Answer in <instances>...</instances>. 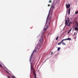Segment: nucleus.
I'll use <instances>...</instances> for the list:
<instances>
[{
    "label": "nucleus",
    "instance_id": "f257e3e1",
    "mask_svg": "<svg viewBox=\"0 0 78 78\" xmlns=\"http://www.w3.org/2000/svg\"><path fill=\"white\" fill-rule=\"evenodd\" d=\"M72 23V22H70L69 20V18L68 17L67 20H66L65 21V27H70L71 25V24Z\"/></svg>",
    "mask_w": 78,
    "mask_h": 78
},
{
    "label": "nucleus",
    "instance_id": "f03ea898",
    "mask_svg": "<svg viewBox=\"0 0 78 78\" xmlns=\"http://www.w3.org/2000/svg\"><path fill=\"white\" fill-rule=\"evenodd\" d=\"M55 5H54V4H53L51 6L50 10L49 12V14H50V13H51V15L52 14L53 10V9L54 8H55Z\"/></svg>",
    "mask_w": 78,
    "mask_h": 78
},
{
    "label": "nucleus",
    "instance_id": "7ed1b4c3",
    "mask_svg": "<svg viewBox=\"0 0 78 78\" xmlns=\"http://www.w3.org/2000/svg\"><path fill=\"white\" fill-rule=\"evenodd\" d=\"M31 69L32 70H33L34 72L33 73L34 75V78H37L36 77V73H35V72H34V68H33V67H31Z\"/></svg>",
    "mask_w": 78,
    "mask_h": 78
},
{
    "label": "nucleus",
    "instance_id": "20e7f679",
    "mask_svg": "<svg viewBox=\"0 0 78 78\" xmlns=\"http://www.w3.org/2000/svg\"><path fill=\"white\" fill-rule=\"evenodd\" d=\"M76 27L74 29L76 31H78V23H76Z\"/></svg>",
    "mask_w": 78,
    "mask_h": 78
},
{
    "label": "nucleus",
    "instance_id": "39448f33",
    "mask_svg": "<svg viewBox=\"0 0 78 78\" xmlns=\"http://www.w3.org/2000/svg\"><path fill=\"white\" fill-rule=\"evenodd\" d=\"M42 40L41 39H40L39 40V41L40 42V43L38 44V47H40L41 46V42H42Z\"/></svg>",
    "mask_w": 78,
    "mask_h": 78
},
{
    "label": "nucleus",
    "instance_id": "423d86ee",
    "mask_svg": "<svg viewBox=\"0 0 78 78\" xmlns=\"http://www.w3.org/2000/svg\"><path fill=\"white\" fill-rule=\"evenodd\" d=\"M66 6L67 9H68V8L70 7V4H69V5H68L67 4H66Z\"/></svg>",
    "mask_w": 78,
    "mask_h": 78
},
{
    "label": "nucleus",
    "instance_id": "0eeeda50",
    "mask_svg": "<svg viewBox=\"0 0 78 78\" xmlns=\"http://www.w3.org/2000/svg\"><path fill=\"white\" fill-rule=\"evenodd\" d=\"M34 53H33L31 54V55L30 57V62H31V58H32V57L33 56V55Z\"/></svg>",
    "mask_w": 78,
    "mask_h": 78
},
{
    "label": "nucleus",
    "instance_id": "6e6552de",
    "mask_svg": "<svg viewBox=\"0 0 78 78\" xmlns=\"http://www.w3.org/2000/svg\"><path fill=\"white\" fill-rule=\"evenodd\" d=\"M63 41H70V40H71V38H66V39H63Z\"/></svg>",
    "mask_w": 78,
    "mask_h": 78
},
{
    "label": "nucleus",
    "instance_id": "1a4fd4ad",
    "mask_svg": "<svg viewBox=\"0 0 78 78\" xmlns=\"http://www.w3.org/2000/svg\"><path fill=\"white\" fill-rule=\"evenodd\" d=\"M51 19V16H50L49 17V20L48 21V24H49V25H50V19Z\"/></svg>",
    "mask_w": 78,
    "mask_h": 78
},
{
    "label": "nucleus",
    "instance_id": "9d476101",
    "mask_svg": "<svg viewBox=\"0 0 78 78\" xmlns=\"http://www.w3.org/2000/svg\"><path fill=\"white\" fill-rule=\"evenodd\" d=\"M64 41V40L63 39L61 42H60V43H58V45H60L61 44V43H62V42H63Z\"/></svg>",
    "mask_w": 78,
    "mask_h": 78
},
{
    "label": "nucleus",
    "instance_id": "9b49d317",
    "mask_svg": "<svg viewBox=\"0 0 78 78\" xmlns=\"http://www.w3.org/2000/svg\"><path fill=\"white\" fill-rule=\"evenodd\" d=\"M70 8L69 9V10L68 11V15H70Z\"/></svg>",
    "mask_w": 78,
    "mask_h": 78
},
{
    "label": "nucleus",
    "instance_id": "f8f14e48",
    "mask_svg": "<svg viewBox=\"0 0 78 78\" xmlns=\"http://www.w3.org/2000/svg\"><path fill=\"white\" fill-rule=\"evenodd\" d=\"M48 16H49V15H48V17L47 18V20H46V24H47V21H48Z\"/></svg>",
    "mask_w": 78,
    "mask_h": 78
},
{
    "label": "nucleus",
    "instance_id": "ddd939ff",
    "mask_svg": "<svg viewBox=\"0 0 78 78\" xmlns=\"http://www.w3.org/2000/svg\"><path fill=\"white\" fill-rule=\"evenodd\" d=\"M60 49H61V48H60V47L58 48V49H57L58 51H59V50H60Z\"/></svg>",
    "mask_w": 78,
    "mask_h": 78
},
{
    "label": "nucleus",
    "instance_id": "4468645a",
    "mask_svg": "<svg viewBox=\"0 0 78 78\" xmlns=\"http://www.w3.org/2000/svg\"><path fill=\"white\" fill-rule=\"evenodd\" d=\"M62 45H65L66 43H65L63 42H62Z\"/></svg>",
    "mask_w": 78,
    "mask_h": 78
},
{
    "label": "nucleus",
    "instance_id": "2eb2a0df",
    "mask_svg": "<svg viewBox=\"0 0 78 78\" xmlns=\"http://www.w3.org/2000/svg\"><path fill=\"white\" fill-rule=\"evenodd\" d=\"M47 30V28H44L43 29V30H44V31H46V30Z\"/></svg>",
    "mask_w": 78,
    "mask_h": 78
},
{
    "label": "nucleus",
    "instance_id": "dca6fc26",
    "mask_svg": "<svg viewBox=\"0 0 78 78\" xmlns=\"http://www.w3.org/2000/svg\"><path fill=\"white\" fill-rule=\"evenodd\" d=\"M59 38V36H58L56 38V41H57L58 40V38Z\"/></svg>",
    "mask_w": 78,
    "mask_h": 78
},
{
    "label": "nucleus",
    "instance_id": "f3484780",
    "mask_svg": "<svg viewBox=\"0 0 78 78\" xmlns=\"http://www.w3.org/2000/svg\"><path fill=\"white\" fill-rule=\"evenodd\" d=\"M48 3H51V0H50L48 2Z\"/></svg>",
    "mask_w": 78,
    "mask_h": 78
},
{
    "label": "nucleus",
    "instance_id": "a211bd4d",
    "mask_svg": "<svg viewBox=\"0 0 78 78\" xmlns=\"http://www.w3.org/2000/svg\"><path fill=\"white\" fill-rule=\"evenodd\" d=\"M34 51L35 52H36V51H37V50L36 49L33 51L34 52Z\"/></svg>",
    "mask_w": 78,
    "mask_h": 78
},
{
    "label": "nucleus",
    "instance_id": "6ab92c4d",
    "mask_svg": "<svg viewBox=\"0 0 78 78\" xmlns=\"http://www.w3.org/2000/svg\"><path fill=\"white\" fill-rule=\"evenodd\" d=\"M0 67H1V68L2 67V65L1 64H0Z\"/></svg>",
    "mask_w": 78,
    "mask_h": 78
},
{
    "label": "nucleus",
    "instance_id": "aec40b11",
    "mask_svg": "<svg viewBox=\"0 0 78 78\" xmlns=\"http://www.w3.org/2000/svg\"><path fill=\"white\" fill-rule=\"evenodd\" d=\"M78 11H77V12H75V14H78Z\"/></svg>",
    "mask_w": 78,
    "mask_h": 78
},
{
    "label": "nucleus",
    "instance_id": "412c9836",
    "mask_svg": "<svg viewBox=\"0 0 78 78\" xmlns=\"http://www.w3.org/2000/svg\"><path fill=\"white\" fill-rule=\"evenodd\" d=\"M5 72H6V73H9V72H8V71H5Z\"/></svg>",
    "mask_w": 78,
    "mask_h": 78
},
{
    "label": "nucleus",
    "instance_id": "4be33fe9",
    "mask_svg": "<svg viewBox=\"0 0 78 78\" xmlns=\"http://www.w3.org/2000/svg\"><path fill=\"white\" fill-rule=\"evenodd\" d=\"M12 78H15V77H14V76H12Z\"/></svg>",
    "mask_w": 78,
    "mask_h": 78
},
{
    "label": "nucleus",
    "instance_id": "5701e85b",
    "mask_svg": "<svg viewBox=\"0 0 78 78\" xmlns=\"http://www.w3.org/2000/svg\"><path fill=\"white\" fill-rule=\"evenodd\" d=\"M7 77H8V78H11V77H10L9 76H7Z\"/></svg>",
    "mask_w": 78,
    "mask_h": 78
},
{
    "label": "nucleus",
    "instance_id": "b1692460",
    "mask_svg": "<svg viewBox=\"0 0 78 78\" xmlns=\"http://www.w3.org/2000/svg\"><path fill=\"white\" fill-rule=\"evenodd\" d=\"M71 30H72V29H71L69 31V32H70V31H71Z\"/></svg>",
    "mask_w": 78,
    "mask_h": 78
},
{
    "label": "nucleus",
    "instance_id": "393cba45",
    "mask_svg": "<svg viewBox=\"0 0 78 78\" xmlns=\"http://www.w3.org/2000/svg\"><path fill=\"white\" fill-rule=\"evenodd\" d=\"M51 6V5H49V4H48V6Z\"/></svg>",
    "mask_w": 78,
    "mask_h": 78
},
{
    "label": "nucleus",
    "instance_id": "a878e982",
    "mask_svg": "<svg viewBox=\"0 0 78 78\" xmlns=\"http://www.w3.org/2000/svg\"><path fill=\"white\" fill-rule=\"evenodd\" d=\"M52 54H53V52H51V55H52Z\"/></svg>",
    "mask_w": 78,
    "mask_h": 78
},
{
    "label": "nucleus",
    "instance_id": "bb28decb",
    "mask_svg": "<svg viewBox=\"0 0 78 78\" xmlns=\"http://www.w3.org/2000/svg\"><path fill=\"white\" fill-rule=\"evenodd\" d=\"M76 34V32H75L74 35H75Z\"/></svg>",
    "mask_w": 78,
    "mask_h": 78
},
{
    "label": "nucleus",
    "instance_id": "cd10ccee",
    "mask_svg": "<svg viewBox=\"0 0 78 78\" xmlns=\"http://www.w3.org/2000/svg\"><path fill=\"white\" fill-rule=\"evenodd\" d=\"M46 27H47V28H48V26H46Z\"/></svg>",
    "mask_w": 78,
    "mask_h": 78
},
{
    "label": "nucleus",
    "instance_id": "c85d7f7f",
    "mask_svg": "<svg viewBox=\"0 0 78 78\" xmlns=\"http://www.w3.org/2000/svg\"><path fill=\"white\" fill-rule=\"evenodd\" d=\"M45 32H44L43 33V34H45Z\"/></svg>",
    "mask_w": 78,
    "mask_h": 78
},
{
    "label": "nucleus",
    "instance_id": "c756f323",
    "mask_svg": "<svg viewBox=\"0 0 78 78\" xmlns=\"http://www.w3.org/2000/svg\"><path fill=\"white\" fill-rule=\"evenodd\" d=\"M69 33H70V31H69L68 32V34H69Z\"/></svg>",
    "mask_w": 78,
    "mask_h": 78
},
{
    "label": "nucleus",
    "instance_id": "7c9ffc66",
    "mask_svg": "<svg viewBox=\"0 0 78 78\" xmlns=\"http://www.w3.org/2000/svg\"><path fill=\"white\" fill-rule=\"evenodd\" d=\"M49 35V34L48 35V36Z\"/></svg>",
    "mask_w": 78,
    "mask_h": 78
},
{
    "label": "nucleus",
    "instance_id": "2f4dec72",
    "mask_svg": "<svg viewBox=\"0 0 78 78\" xmlns=\"http://www.w3.org/2000/svg\"><path fill=\"white\" fill-rule=\"evenodd\" d=\"M33 61H34V60H33Z\"/></svg>",
    "mask_w": 78,
    "mask_h": 78
},
{
    "label": "nucleus",
    "instance_id": "473e14b6",
    "mask_svg": "<svg viewBox=\"0 0 78 78\" xmlns=\"http://www.w3.org/2000/svg\"><path fill=\"white\" fill-rule=\"evenodd\" d=\"M42 37H43V35L42 36Z\"/></svg>",
    "mask_w": 78,
    "mask_h": 78
},
{
    "label": "nucleus",
    "instance_id": "72a5a7b5",
    "mask_svg": "<svg viewBox=\"0 0 78 78\" xmlns=\"http://www.w3.org/2000/svg\"><path fill=\"white\" fill-rule=\"evenodd\" d=\"M76 34H77L76 33Z\"/></svg>",
    "mask_w": 78,
    "mask_h": 78
}]
</instances>
